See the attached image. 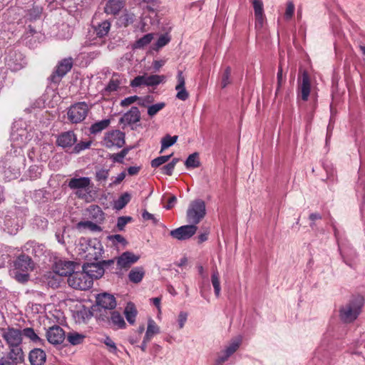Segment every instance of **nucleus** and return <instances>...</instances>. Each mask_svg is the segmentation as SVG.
<instances>
[{
    "mask_svg": "<svg viewBox=\"0 0 365 365\" xmlns=\"http://www.w3.org/2000/svg\"><path fill=\"white\" fill-rule=\"evenodd\" d=\"M138 100H139V97L137 96H129L122 100L120 101V105L122 107H127L131 105L132 103L136 102Z\"/></svg>",
    "mask_w": 365,
    "mask_h": 365,
    "instance_id": "nucleus-56",
    "label": "nucleus"
},
{
    "mask_svg": "<svg viewBox=\"0 0 365 365\" xmlns=\"http://www.w3.org/2000/svg\"><path fill=\"white\" fill-rule=\"evenodd\" d=\"M171 156L172 155L158 157L151 161V166L153 168H158L160 165H163L164 163H167L170 160Z\"/></svg>",
    "mask_w": 365,
    "mask_h": 365,
    "instance_id": "nucleus-49",
    "label": "nucleus"
},
{
    "mask_svg": "<svg viewBox=\"0 0 365 365\" xmlns=\"http://www.w3.org/2000/svg\"><path fill=\"white\" fill-rule=\"evenodd\" d=\"M178 138V137L177 135H165L161 140V149L160 153H163L165 150L174 145L176 143Z\"/></svg>",
    "mask_w": 365,
    "mask_h": 365,
    "instance_id": "nucleus-41",
    "label": "nucleus"
},
{
    "mask_svg": "<svg viewBox=\"0 0 365 365\" xmlns=\"http://www.w3.org/2000/svg\"><path fill=\"white\" fill-rule=\"evenodd\" d=\"M255 16V27L257 29H260L263 26V24L264 21V13L262 14H256Z\"/></svg>",
    "mask_w": 365,
    "mask_h": 365,
    "instance_id": "nucleus-61",
    "label": "nucleus"
},
{
    "mask_svg": "<svg viewBox=\"0 0 365 365\" xmlns=\"http://www.w3.org/2000/svg\"><path fill=\"white\" fill-rule=\"evenodd\" d=\"M120 84H122V81L120 78V75L118 73H113L107 86L105 88V93L108 94L116 91L119 88Z\"/></svg>",
    "mask_w": 365,
    "mask_h": 365,
    "instance_id": "nucleus-30",
    "label": "nucleus"
},
{
    "mask_svg": "<svg viewBox=\"0 0 365 365\" xmlns=\"http://www.w3.org/2000/svg\"><path fill=\"white\" fill-rule=\"evenodd\" d=\"M96 302L98 305L105 309H113L116 307L114 296L106 292L99 294L96 297Z\"/></svg>",
    "mask_w": 365,
    "mask_h": 365,
    "instance_id": "nucleus-21",
    "label": "nucleus"
},
{
    "mask_svg": "<svg viewBox=\"0 0 365 365\" xmlns=\"http://www.w3.org/2000/svg\"><path fill=\"white\" fill-rule=\"evenodd\" d=\"M165 106V103H158L154 105H152L148 108V114L150 116H154L156 115L160 110H162Z\"/></svg>",
    "mask_w": 365,
    "mask_h": 365,
    "instance_id": "nucleus-50",
    "label": "nucleus"
},
{
    "mask_svg": "<svg viewBox=\"0 0 365 365\" xmlns=\"http://www.w3.org/2000/svg\"><path fill=\"white\" fill-rule=\"evenodd\" d=\"M84 251L88 252L87 257L90 256L91 258L98 260L102 257L103 248L100 241L93 240L88 242Z\"/></svg>",
    "mask_w": 365,
    "mask_h": 365,
    "instance_id": "nucleus-19",
    "label": "nucleus"
},
{
    "mask_svg": "<svg viewBox=\"0 0 365 365\" xmlns=\"http://www.w3.org/2000/svg\"><path fill=\"white\" fill-rule=\"evenodd\" d=\"M90 107L86 102H78L72 105L67 113L68 119L72 123H78L87 116Z\"/></svg>",
    "mask_w": 365,
    "mask_h": 365,
    "instance_id": "nucleus-8",
    "label": "nucleus"
},
{
    "mask_svg": "<svg viewBox=\"0 0 365 365\" xmlns=\"http://www.w3.org/2000/svg\"><path fill=\"white\" fill-rule=\"evenodd\" d=\"M110 29V23L106 20L101 22L98 25V26L96 27L95 31L96 33V35L102 38L108 34Z\"/></svg>",
    "mask_w": 365,
    "mask_h": 365,
    "instance_id": "nucleus-38",
    "label": "nucleus"
},
{
    "mask_svg": "<svg viewBox=\"0 0 365 365\" xmlns=\"http://www.w3.org/2000/svg\"><path fill=\"white\" fill-rule=\"evenodd\" d=\"M7 67L13 71L21 70L26 65V61L22 53L16 51L10 52L5 58Z\"/></svg>",
    "mask_w": 365,
    "mask_h": 365,
    "instance_id": "nucleus-13",
    "label": "nucleus"
},
{
    "mask_svg": "<svg viewBox=\"0 0 365 365\" xmlns=\"http://www.w3.org/2000/svg\"><path fill=\"white\" fill-rule=\"evenodd\" d=\"M364 305V298L361 295L353 297L339 310L340 319L346 323L354 321L359 315Z\"/></svg>",
    "mask_w": 365,
    "mask_h": 365,
    "instance_id": "nucleus-2",
    "label": "nucleus"
},
{
    "mask_svg": "<svg viewBox=\"0 0 365 365\" xmlns=\"http://www.w3.org/2000/svg\"><path fill=\"white\" fill-rule=\"evenodd\" d=\"M133 220V218L129 216H122L118 218L116 227L119 231H122L124 230L125 226L130 222Z\"/></svg>",
    "mask_w": 365,
    "mask_h": 365,
    "instance_id": "nucleus-51",
    "label": "nucleus"
},
{
    "mask_svg": "<svg viewBox=\"0 0 365 365\" xmlns=\"http://www.w3.org/2000/svg\"><path fill=\"white\" fill-rule=\"evenodd\" d=\"M91 179L88 177L73 178L68 182V187L71 189H84L89 187Z\"/></svg>",
    "mask_w": 365,
    "mask_h": 365,
    "instance_id": "nucleus-27",
    "label": "nucleus"
},
{
    "mask_svg": "<svg viewBox=\"0 0 365 365\" xmlns=\"http://www.w3.org/2000/svg\"><path fill=\"white\" fill-rule=\"evenodd\" d=\"M108 170L101 169L96 173V178L97 181H105L108 178Z\"/></svg>",
    "mask_w": 365,
    "mask_h": 365,
    "instance_id": "nucleus-57",
    "label": "nucleus"
},
{
    "mask_svg": "<svg viewBox=\"0 0 365 365\" xmlns=\"http://www.w3.org/2000/svg\"><path fill=\"white\" fill-rule=\"evenodd\" d=\"M73 59L67 58L61 60L56 66V70L51 76V80L53 83H58L71 69Z\"/></svg>",
    "mask_w": 365,
    "mask_h": 365,
    "instance_id": "nucleus-14",
    "label": "nucleus"
},
{
    "mask_svg": "<svg viewBox=\"0 0 365 365\" xmlns=\"http://www.w3.org/2000/svg\"><path fill=\"white\" fill-rule=\"evenodd\" d=\"M185 79L182 71H178L177 75V85L175 86V90L178 91L176 98L181 101H186L189 98V93L185 89Z\"/></svg>",
    "mask_w": 365,
    "mask_h": 365,
    "instance_id": "nucleus-22",
    "label": "nucleus"
},
{
    "mask_svg": "<svg viewBox=\"0 0 365 365\" xmlns=\"http://www.w3.org/2000/svg\"><path fill=\"white\" fill-rule=\"evenodd\" d=\"M29 359L31 365H43L46 362V355L43 350L36 348L30 351Z\"/></svg>",
    "mask_w": 365,
    "mask_h": 365,
    "instance_id": "nucleus-24",
    "label": "nucleus"
},
{
    "mask_svg": "<svg viewBox=\"0 0 365 365\" xmlns=\"http://www.w3.org/2000/svg\"><path fill=\"white\" fill-rule=\"evenodd\" d=\"M125 143V133L119 130H113L104 134L101 144L112 149L122 148Z\"/></svg>",
    "mask_w": 365,
    "mask_h": 365,
    "instance_id": "nucleus-7",
    "label": "nucleus"
},
{
    "mask_svg": "<svg viewBox=\"0 0 365 365\" xmlns=\"http://www.w3.org/2000/svg\"><path fill=\"white\" fill-rule=\"evenodd\" d=\"M110 124V120L104 119L101 121L93 123L91 128L90 131L92 134H96L106 129Z\"/></svg>",
    "mask_w": 365,
    "mask_h": 365,
    "instance_id": "nucleus-39",
    "label": "nucleus"
},
{
    "mask_svg": "<svg viewBox=\"0 0 365 365\" xmlns=\"http://www.w3.org/2000/svg\"><path fill=\"white\" fill-rule=\"evenodd\" d=\"M197 230V226L190 223V225H183L171 230L170 235L175 239L185 240L193 236L196 233Z\"/></svg>",
    "mask_w": 365,
    "mask_h": 365,
    "instance_id": "nucleus-15",
    "label": "nucleus"
},
{
    "mask_svg": "<svg viewBox=\"0 0 365 365\" xmlns=\"http://www.w3.org/2000/svg\"><path fill=\"white\" fill-rule=\"evenodd\" d=\"M294 5L292 2L289 1L287 4L286 11L284 13V17L287 19H289L294 14Z\"/></svg>",
    "mask_w": 365,
    "mask_h": 365,
    "instance_id": "nucleus-60",
    "label": "nucleus"
},
{
    "mask_svg": "<svg viewBox=\"0 0 365 365\" xmlns=\"http://www.w3.org/2000/svg\"><path fill=\"white\" fill-rule=\"evenodd\" d=\"M298 91L301 98L307 101L311 92V79L306 71L298 78Z\"/></svg>",
    "mask_w": 365,
    "mask_h": 365,
    "instance_id": "nucleus-16",
    "label": "nucleus"
},
{
    "mask_svg": "<svg viewBox=\"0 0 365 365\" xmlns=\"http://www.w3.org/2000/svg\"><path fill=\"white\" fill-rule=\"evenodd\" d=\"M173 163H168L165 165H163L160 170L161 173L164 175H171L173 174V172L174 170Z\"/></svg>",
    "mask_w": 365,
    "mask_h": 365,
    "instance_id": "nucleus-62",
    "label": "nucleus"
},
{
    "mask_svg": "<svg viewBox=\"0 0 365 365\" xmlns=\"http://www.w3.org/2000/svg\"><path fill=\"white\" fill-rule=\"evenodd\" d=\"M165 80V76L144 74L138 76L130 82L131 87H139L141 86H158Z\"/></svg>",
    "mask_w": 365,
    "mask_h": 365,
    "instance_id": "nucleus-11",
    "label": "nucleus"
},
{
    "mask_svg": "<svg viewBox=\"0 0 365 365\" xmlns=\"http://www.w3.org/2000/svg\"><path fill=\"white\" fill-rule=\"evenodd\" d=\"M123 7V0H109L105 7V12L108 14L115 15Z\"/></svg>",
    "mask_w": 365,
    "mask_h": 365,
    "instance_id": "nucleus-28",
    "label": "nucleus"
},
{
    "mask_svg": "<svg viewBox=\"0 0 365 365\" xmlns=\"http://www.w3.org/2000/svg\"><path fill=\"white\" fill-rule=\"evenodd\" d=\"M124 314L128 323L133 324L135 322V317L137 315V310L135 305L129 302L125 308Z\"/></svg>",
    "mask_w": 365,
    "mask_h": 365,
    "instance_id": "nucleus-33",
    "label": "nucleus"
},
{
    "mask_svg": "<svg viewBox=\"0 0 365 365\" xmlns=\"http://www.w3.org/2000/svg\"><path fill=\"white\" fill-rule=\"evenodd\" d=\"M230 355H227V353L225 352V350L219 354L217 358L215 359L214 365H221L228 360L230 358Z\"/></svg>",
    "mask_w": 365,
    "mask_h": 365,
    "instance_id": "nucleus-59",
    "label": "nucleus"
},
{
    "mask_svg": "<svg viewBox=\"0 0 365 365\" xmlns=\"http://www.w3.org/2000/svg\"><path fill=\"white\" fill-rule=\"evenodd\" d=\"M159 333L160 327L157 325V324L153 319H149L148 322L147 330L145 335V339L151 340L154 335L158 334Z\"/></svg>",
    "mask_w": 365,
    "mask_h": 365,
    "instance_id": "nucleus-32",
    "label": "nucleus"
},
{
    "mask_svg": "<svg viewBox=\"0 0 365 365\" xmlns=\"http://www.w3.org/2000/svg\"><path fill=\"white\" fill-rule=\"evenodd\" d=\"M252 5L255 10V14L264 13L263 3L262 0H252Z\"/></svg>",
    "mask_w": 365,
    "mask_h": 365,
    "instance_id": "nucleus-58",
    "label": "nucleus"
},
{
    "mask_svg": "<svg viewBox=\"0 0 365 365\" xmlns=\"http://www.w3.org/2000/svg\"><path fill=\"white\" fill-rule=\"evenodd\" d=\"M145 275L144 269L141 267H136L130 270L128 274L129 280L133 283H139Z\"/></svg>",
    "mask_w": 365,
    "mask_h": 365,
    "instance_id": "nucleus-31",
    "label": "nucleus"
},
{
    "mask_svg": "<svg viewBox=\"0 0 365 365\" xmlns=\"http://www.w3.org/2000/svg\"><path fill=\"white\" fill-rule=\"evenodd\" d=\"M187 168H195L200 165L199 155L197 153H194L188 156L185 162Z\"/></svg>",
    "mask_w": 365,
    "mask_h": 365,
    "instance_id": "nucleus-42",
    "label": "nucleus"
},
{
    "mask_svg": "<svg viewBox=\"0 0 365 365\" xmlns=\"http://www.w3.org/2000/svg\"><path fill=\"white\" fill-rule=\"evenodd\" d=\"M68 341L72 345H78L83 342L86 336L76 331H70L67 336Z\"/></svg>",
    "mask_w": 365,
    "mask_h": 365,
    "instance_id": "nucleus-34",
    "label": "nucleus"
},
{
    "mask_svg": "<svg viewBox=\"0 0 365 365\" xmlns=\"http://www.w3.org/2000/svg\"><path fill=\"white\" fill-rule=\"evenodd\" d=\"M111 322L118 327V328H124L125 327V322L123 317L118 312H113L110 317Z\"/></svg>",
    "mask_w": 365,
    "mask_h": 365,
    "instance_id": "nucleus-45",
    "label": "nucleus"
},
{
    "mask_svg": "<svg viewBox=\"0 0 365 365\" xmlns=\"http://www.w3.org/2000/svg\"><path fill=\"white\" fill-rule=\"evenodd\" d=\"M91 146V142H80L78 143H75V145H73V148L72 149V151L71 153H76V154H78L80 152H81L82 150H84L87 148H89V147Z\"/></svg>",
    "mask_w": 365,
    "mask_h": 365,
    "instance_id": "nucleus-52",
    "label": "nucleus"
},
{
    "mask_svg": "<svg viewBox=\"0 0 365 365\" xmlns=\"http://www.w3.org/2000/svg\"><path fill=\"white\" fill-rule=\"evenodd\" d=\"M241 342L242 339L240 338L232 340L225 349V352L227 353V355H230L231 356L238 349Z\"/></svg>",
    "mask_w": 365,
    "mask_h": 365,
    "instance_id": "nucleus-46",
    "label": "nucleus"
},
{
    "mask_svg": "<svg viewBox=\"0 0 365 365\" xmlns=\"http://www.w3.org/2000/svg\"><path fill=\"white\" fill-rule=\"evenodd\" d=\"M187 319V314L185 312H181L178 315V322L179 329H182Z\"/></svg>",
    "mask_w": 365,
    "mask_h": 365,
    "instance_id": "nucleus-63",
    "label": "nucleus"
},
{
    "mask_svg": "<svg viewBox=\"0 0 365 365\" xmlns=\"http://www.w3.org/2000/svg\"><path fill=\"white\" fill-rule=\"evenodd\" d=\"M130 199H131L130 195L128 192H125V193L122 194L114 202L113 207L117 210H122L130 202Z\"/></svg>",
    "mask_w": 365,
    "mask_h": 365,
    "instance_id": "nucleus-37",
    "label": "nucleus"
},
{
    "mask_svg": "<svg viewBox=\"0 0 365 365\" xmlns=\"http://www.w3.org/2000/svg\"><path fill=\"white\" fill-rule=\"evenodd\" d=\"M206 215L205 202L201 199L192 201L187 208L186 217L189 223L198 224Z\"/></svg>",
    "mask_w": 365,
    "mask_h": 365,
    "instance_id": "nucleus-4",
    "label": "nucleus"
},
{
    "mask_svg": "<svg viewBox=\"0 0 365 365\" xmlns=\"http://www.w3.org/2000/svg\"><path fill=\"white\" fill-rule=\"evenodd\" d=\"M25 157L23 154L19 153L18 155L13 157L8 168L4 170V176L8 180L17 178L21 173V170L25 167Z\"/></svg>",
    "mask_w": 365,
    "mask_h": 365,
    "instance_id": "nucleus-9",
    "label": "nucleus"
},
{
    "mask_svg": "<svg viewBox=\"0 0 365 365\" xmlns=\"http://www.w3.org/2000/svg\"><path fill=\"white\" fill-rule=\"evenodd\" d=\"M0 334L10 350V359L17 362L21 361L24 359L21 329L12 327H2L0 328Z\"/></svg>",
    "mask_w": 365,
    "mask_h": 365,
    "instance_id": "nucleus-1",
    "label": "nucleus"
},
{
    "mask_svg": "<svg viewBox=\"0 0 365 365\" xmlns=\"http://www.w3.org/2000/svg\"><path fill=\"white\" fill-rule=\"evenodd\" d=\"M135 16L132 13H125L120 17V22L124 26H127L133 23Z\"/></svg>",
    "mask_w": 365,
    "mask_h": 365,
    "instance_id": "nucleus-48",
    "label": "nucleus"
},
{
    "mask_svg": "<svg viewBox=\"0 0 365 365\" xmlns=\"http://www.w3.org/2000/svg\"><path fill=\"white\" fill-rule=\"evenodd\" d=\"M77 268H79L78 264L71 261L58 259L55 262L53 270L59 276L69 277Z\"/></svg>",
    "mask_w": 365,
    "mask_h": 365,
    "instance_id": "nucleus-12",
    "label": "nucleus"
},
{
    "mask_svg": "<svg viewBox=\"0 0 365 365\" xmlns=\"http://www.w3.org/2000/svg\"><path fill=\"white\" fill-rule=\"evenodd\" d=\"M22 336L30 339L32 342L41 344L43 340L37 335L34 329L32 328H25L21 330Z\"/></svg>",
    "mask_w": 365,
    "mask_h": 365,
    "instance_id": "nucleus-35",
    "label": "nucleus"
},
{
    "mask_svg": "<svg viewBox=\"0 0 365 365\" xmlns=\"http://www.w3.org/2000/svg\"><path fill=\"white\" fill-rule=\"evenodd\" d=\"M42 172V168L38 165L30 166L28 170V175L31 180H35L39 178Z\"/></svg>",
    "mask_w": 365,
    "mask_h": 365,
    "instance_id": "nucleus-47",
    "label": "nucleus"
},
{
    "mask_svg": "<svg viewBox=\"0 0 365 365\" xmlns=\"http://www.w3.org/2000/svg\"><path fill=\"white\" fill-rule=\"evenodd\" d=\"M83 271L91 277L92 281L93 279H98L101 277L104 274L103 268L94 263L88 264L87 267H84Z\"/></svg>",
    "mask_w": 365,
    "mask_h": 365,
    "instance_id": "nucleus-26",
    "label": "nucleus"
},
{
    "mask_svg": "<svg viewBox=\"0 0 365 365\" xmlns=\"http://www.w3.org/2000/svg\"><path fill=\"white\" fill-rule=\"evenodd\" d=\"M46 338L49 343L53 345H58L63 342L66 338V334L61 327L55 325L47 330Z\"/></svg>",
    "mask_w": 365,
    "mask_h": 365,
    "instance_id": "nucleus-18",
    "label": "nucleus"
},
{
    "mask_svg": "<svg viewBox=\"0 0 365 365\" xmlns=\"http://www.w3.org/2000/svg\"><path fill=\"white\" fill-rule=\"evenodd\" d=\"M140 120V112L138 108L133 106L128 112L123 115L119 121L124 125H132Z\"/></svg>",
    "mask_w": 365,
    "mask_h": 365,
    "instance_id": "nucleus-20",
    "label": "nucleus"
},
{
    "mask_svg": "<svg viewBox=\"0 0 365 365\" xmlns=\"http://www.w3.org/2000/svg\"><path fill=\"white\" fill-rule=\"evenodd\" d=\"M31 139L30 133L24 128H18L16 125L12 127V130L10 135V140L11 146L14 149L19 148L18 154L21 152V148L25 146L27 143Z\"/></svg>",
    "mask_w": 365,
    "mask_h": 365,
    "instance_id": "nucleus-6",
    "label": "nucleus"
},
{
    "mask_svg": "<svg viewBox=\"0 0 365 365\" xmlns=\"http://www.w3.org/2000/svg\"><path fill=\"white\" fill-rule=\"evenodd\" d=\"M128 153V148L123 149L120 153H114L110 155V159L115 163H122L124 158L126 156V155Z\"/></svg>",
    "mask_w": 365,
    "mask_h": 365,
    "instance_id": "nucleus-53",
    "label": "nucleus"
},
{
    "mask_svg": "<svg viewBox=\"0 0 365 365\" xmlns=\"http://www.w3.org/2000/svg\"><path fill=\"white\" fill-rule=\"evenodd\" d=\"M331 226H332V228L334 230V237L336 238V242L338 244V247H339V251L340 252V255L344 260V262L348 264V262H346V259H345V257L343 254V252H342V250H341V245H340V242H339V232L338 230V229L336 228V225H334V223H331Z\"/></svg>",
    "mask_w": 365,
    "mask_h": 365,
    "instance_id": "nucleus-55",
    "label": "nucleus"
},
{
    "mask_svg": "<svg viewBox=\"0 0 365 365\" xmlns=\"http://www.w3.org/2000/svg\"><path fill=\"white\" fill-rule=\"evenodd\" d=\"M76 227L79 232L89 230L92 232H100L102 231V228L98 224L90 220L80 221Z\"/></svg>",
    "mask_w": 365,
    "mask_h": 365,
    "instance_id": "nucleus-25",
    "label": "nucleus"
},
{
    "mask_svg": "<svg viewBox=\"0 0 365 365\" xmlns=\"http://www.w3.org/2000/svg\"><path fill=\"white\" fill-rule=\"evenodd\" d=\"M231 68L227 66L225 68L221 75L220 86L222 88H226L231 83Z\"/></svg>",
    "mask_w": 365,
    "mask_h": 365,
    "instance_id": "nucleus-44",
    "label": "nucleus"
},
{
    "mask_svg": "<svg viewBox=\"0 0 365 365\" xmlns=\"http://www.w3.org/2000/svg\"><path fill=\"white\" fill-rule=\"evenodd\" d=\"M139 258L138 255H135L131 252H125L118 258L117 264L121 269H128Z\"/></svg>",
    "mask_w": 365,
    "mask_h": 365,
    "instance_id": "nucleus-23",
    "label": "nucleus"
},
{
    "mask_svg": "<svg viewBox=\"0 0 365 365\" xmlns=\"http://www.w3.org/2000/svg\"><path fill=\"white\" fill-rule=\"evenodd\" d=\"M4 223L8 232L15 234L23 225V216L17 217L12 212H8L4 217L0 215V224Z\"/></svg>",
    "mask_w": 365,
    "mask_h": 365,
    "instance_id": "nucleus-10",
    "label": "nucleus"
},
{
    "mask_svg": "<svg viewBox=\"0 0 365 365\" xmlns=\"http://www.w3.org/2000/svg\"><path fill=\"white\" fill-rule=\"evenodd\" d=\"M170 41V38L165 35H163L159 37V38L157 41L156 46L158 48H161L164 46H165L168 42Z\"/></svg>",
    "mask_w": 365,
    "mask_h": 365,
    "instance_id": "nucleus-64",
    "label": "nucleus"
},
{
    "mask_svg": "<svg viewBox=\"0 0 365 365\" xmlns=\"http://www.w3.org/2000/svg\"><path fill=\"white\" fill-rule=\"evenodd\" d=\"M77 141V137L73 131H66L58 135L56 144L63 148L64 150L68 151L70 149H73V145Z\"/></svg>",
    "mask_w": 365,
    "mask_h": 365,
    "instance_id": "nucleus-17",
    "label": "nucleus"
},
{
    "mask_svg": "<svg viewBox=\"0 0 365 365\" xmlns=\"http://www.w3.org/2000/svg\"><path fill=\"white\" fill-rule=\"evenodd\" d=\"M14 269L12 274L19 282H26L29 280V272L33 270L34 262L31 259L25 255H21L14 262Z\"/></svg>",
    "mask_w": 365,
    "mask_h": 365,
    "instance_id": "nucleus-3",
    "label": "nucleus"
},
{
    "mask_svg": "<svg viewBox=\"0 0 365 365\" xmlns=\"http://www.w3.org/2000/svg\"><path fill=\"white\" fill-rule=\"evenodd\" d=\"M68 284L73 289L86 290L93 285L91 277L84 271L74 270L68 278Z\"/></svg>",
    "mask_w": 365,
    "mask_h": 365,
    "instance_id": "nucleus-5",
    "label": "nucleus"
},
{
    "mask_svg": "<svg viewBox=\"0 0 365 365\" xmlns=\"http://www.w3.org/2000/svg\"><path fill=\"white\" fill-rule=\"evenodd\" d=\"M211 282L214 288L215 295L219 297L221 292L220 274L217 269L212 270Z\"/></svg>",
    "mask_w": 365,
    "mask_h": 365,
    "instance_id": "nucleus-36",
    "label": "nucleus"
},
{
    "mask_svg": "<svg viewBox=\"0 0 365 365\" xmlns=\"http://www.w3.org/2000/svg\"><path fill=\"white\" fill-rule=\"evenodd\" d=\"M153 38V35L152 34H148L143 36L142 38L137 40L134 45V48H143L147 45H148Z\"/></svg>",
    "mask_w": 365,
    "mask_h": 365,
    "instance_id": "nucleus-43",
    "label": "nucleus"
},
{
    "mask_svg": "<svg viewBox=\"0 0 365 365\" xmlns=\"http://www.w3.org/2000/svg\"><path fill=\"white\" fill-rule=\"evenodd\" d=\"M108 240L112 242L115 245H117L118 244L125 245L127 243L125 239L118 234L108 236Z\"/></svg>",
    "mask_w": 365,
    "mask_h": 365,
    "instance_id": "nucleus-54",
    "label": "nucleus"
},
{
    "mask_svg": "<svg viewBox=\"0 0 365 365\" xmlns=\"http://www.w3.org/2000/svg\"><path fill=\"white\" fill-rule=\"evenodd\" d=\"M101 341L106 346L107 349L110 353L115 355L118 354L119 350L117 348L115 343L110 337L106 336L101 339Z\"/></svg>",
    "mask_w": 365,
    "mask_h": 365,
    "instance_id": "nucleus-40",
    "label": "nucleus"
},
{
    "mask_svg": "<svg viewBox=\"0 0 365 365\" xmlns=\"http://www.w3.org/2000/svg\"><path fill=\"white\" fill-rule=\"evenodd\" d=\"M90 218L97 224H101L103 222L104 212L98 205H91L88 208Z\"/></svg>",
    "mask_w": 365,
    "mask_h": 365,
    "instance_id": "nucleus-29",
    "label": "nucleus"
}]
</instances>
